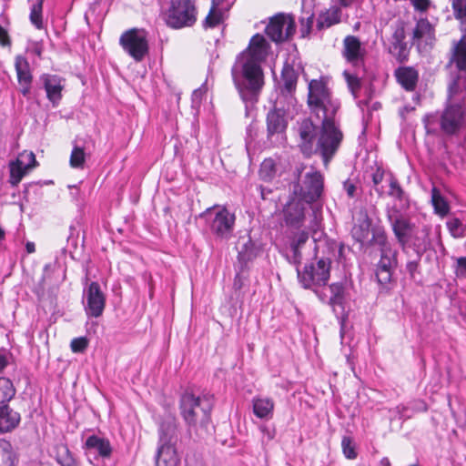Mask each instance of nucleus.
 I'll return each mask as SVG.
<instances>
[{
	"label": "nucleus",
	"mask_w": 466,
	"mask_h": 466,
	"mask_svg": "<svg viewBox=\"0 0 466 466\" xmlns=\"http://www.w3.org/2000/svg\"><path fill=\"white\" fill-rule=\"evenodd\" d=\"M308 104L321 125L318 127L310 118L299 123V147L307 157L319 153L328 166L343 140V133L335 118L340 103L333 97L324 81L313 79L309 84Z\"/></svg>",
	"instance_id": "obj_1"
},
{
	"label": "nucleus",
	"mask_w": 466,
	"mask_h": 466,
	"mask_svg": "<svg viewBox=\"0 0 466 466\" xmlns=\"http://www.w3.org/2000/svg\"><path fill=\"white\" fill-rule=\"evenodd\" d=\"M266 121L267 136L268 139L272 140L274 137L278 139L286 132L288 118L286 109L280 98H277L274 102L273 107L267 114Z\"/></svg>",
	"instance_id": "obj_15"
},
{
	"label": "nucleus",
	"mask_w": 466,
	"mask_h": 466,
	"mask_svg": "<svg viewBox=\"0 0 466 466\" xmlns=\"http://www.w3.org/2000/svg\"><path fill=\"white\" fill-rule=\"evenodd\" d=\"M20 420V414L8 405L0 407V432L11 431L17 427Z\"/></svg>",
	"instance_id": "obj_27"
},
{
	"label": "nucleus",
	"mask_w": 466,
	"mask_h": 466,
	"mask_svg": "<svg viewBox=\"0 0 466 466\" xmlns=\"http://www.w3.org/2000/svg\"><path fill=\"white\" fill-rule=\"evenodd\" d=\"M198 19L196 0H171L166 23L174 29L190 27Z\"/></svg>",
	"instance_id": "obj_8"
},
{
	"label": "nucleus",
	"mask_w": 466,
	"mask_h": 466,
	"mask_svg": "<svg viewBox=\"0 0 466 466\" xmlns=\"http://www.w3.org/2000/svg\"><path fill=\"white\" fill-rule=\"evenodd\" d=\"M260 430L268 437V440H272L274 438V433L271 432L266 426H261Z\"/></svg>",
	"instance_id": "obj_57"
},
{
	"label": "nucleus",
	"mask_w": 466,
	"mask_h": 466,
	"mask_svg": "<svg viewBox=\"0 0 466 466\" xmlns=\"http://www.w3.org/2000/svg\"><path fill=\"white\" fill-rule=\"evenodd\" d=\"M389 187L390 189L388 191V195L390 197L400 201L404 198V191L398 179L392 174H390L389 176Z\"/></svg>",
	"instance_id": "obj_41"
},
{
	"label": "nucleus",
	"mask_w": 466,
	"mask_h": 466,
	"mask_svg": "<svg viewBox=\"0 0 466 466\" xmlns=\"http://www.w3.org/2000/svg\"><path fill=\"white\" fill-rule=\"evenodd\" d=\"M15 68L20 86V92L24 96H28L31 90L33 76L27 59L22 56H17L15 60Z\"/></svg>",
	"instance_id": "obj_23"
},
{
	"label": "nucleus",
	"mask_w": 466,
	"mask_h": 466,
	"mask_svg": "<svg viewBox=\"0 0 466 466\" xmlns=\"http://www.w3.org/2000/svg\"><path fill=\"white\" fill-rule=\"evenodd\" d=\"M331 296L329 304L332 307L334 313L339 317L344 315V303L346 301V287L342 282L329 285Z\"/></svg>",
	"instance_id": "obj_25"
},
{
	"label": "nucleus",
	"mask_w": 466,
	"mask_h": 466,
	"mask_svg": "<svg viewBox=\"0 0 466 466\" xmlns=\"http://www.w3.org/2000/svg\"><path fill=\"white\" fill-rule=\"evenodd\" d=\"M339 4L344 7H348L353 3V0H339Z\"/></svg>",
	"instance_id": "obj_60"
},
{
	"label": "nucleus",
	"mask_w": 466,
	"mask_h": 466,
	"mask_svg": "<svg viewBox=\"0 0 466 466\" xmlns=\"http://www.w3.org/2000/svg\"><path fill=\"white\" fill-rule=\"evenodd\" d=\"M200 217L206 219L211 233L217 239L228 240L233 237L236 216L226 208H207Z\"/></svg>",
	"instance_id": "obj_7"
},
{
	"label": "nucleus",
	"mask_w": 466,
	"mask_h": 466,
	"mask_svg": "<svg viewBox=\"0 0 466 466\" xmlns=\"http://www.w3.org/2000/svg\"><path fill=\"white\" fill-rule=\"evenodd\" d=\"M331 261L320 258L316 263L306 265L302 270L297 267L299 283L304 289H314L325 286L329 279Z\"/></svg>",
	"instance_id": "obj_11"
},
{
	"label": "nucleus",
	"mask_w": 466,
	"mask_h": 466,
	"mask_svg": "<svg viewBox=\"0 0 466 466\" xmlns=\"http://www.w3.org/2000/svg\"><path fill=\"white\" fill-rule=\"evenodd\" d=\"M178 441L175 419L163 420L158 428V441L154 456V466H178L180 458L177 451Z\"/></svg>",
	"instance_id": "obj_5"
},
{
	"label": "nucleus",
	"mask_w": 466,
	"mask_h": 466,
	"mask_svg": "<svg viewBox=\"0 0 466 466\" xmlns=\"http://www.w3.org/2000/svg\"><path fill=\"white\" fill-rule=\"evenodd\" d=\"M384 179V171L378 167L376 171L372 175V182L374 184L375 190L378 192L380 196L383 194V191L378 187V186L383 181Z\"/></svg>",
	"instance_id": "obj_49"
},
{
	"label": "nucleus",
	"mask_w": 466,
	"mask_h": 466,
	"mask_svg": "<svg viewBox=\"0 0 466 466\" xmlns=\"http://www.w3.org/2000/svg\"><path fill=\"white\" fill-rule=\"evenodd\" d=\"M405 39V25L401 20L392 23L390 25L389 34L381 36L385 50L400 63L405 62L410 53V48Z\"/></svg>",
	"instance_id": "obj_9"
},
{
	"label": "nucleus",
	"mask_w": 466,
	"mask_h": 466,
	"mask_svg": "<svg viewBox=\"0 0 466 466\" xmlns=\"http://www.w3.org/2000/svg\"><path fill=\"white\" fill-rule=\"evenodd\" d=\"M431 203L434 208L435 213L441 217L446 216L450 211V207L445 198L441 195L437 187L431 189Z\"/></svg>",
	"instance_id": "obj_35"
},
{
	"label": "nucleus",
	"mask_w": 466,
	"mask_h": 466,
	"mask_svg": "<svg viewBox=\"0 0 466 466\" xmlns=\"http://www.w3.org/2000/svg\"><path fill=\"white\" fill-rule=\"evenodd\" d=\"M386 216L398 242L404 247L411 237L414 226L396 206L388 207Z\"/></svg>",
	"instance_id": "obj_14"
},
{
	"label": "nucleus",
	"mask_w": 466,
	"mask_h": 466,
	"mask_svg": "<svg viewBox=\"0 0 466 466\" xmlns=\"http://www.w3.org/2000/svg\"><path fill=\"white\" fill-rule=\"evenodd\" d=\"M242 287H243V279H242L240 273H237V275L235 276V279H234L233 288L235 290H239L242 289Z\"/></svg>",
	"instance_id": "obj_55"
},
{
	"label": "nucleus",
	"mask_w": 466,
	"mask_h": 466,
	"mask_svg": "<svg viewBox=\"0 0 466 466\" xmlns=\"http://www.w3.org/2000/svg\"><path fill=\"white\" fill-rule=\"evenodd\" d=\"M268 48L265 37L256 34L248 46L237 56L231 68L234 84L245 103L253 105L258 101L264 84L260 64L266 59Z\"/></svg>",
	"instance_id": "obj_2"
},
{
	"label": "nucleus",
	"mask_w": 466,
	"mask_h": 466,
	"mask_svg": "<svg viewBox=\"0 0 466 466\" xmlns=\"http://www.w3.org/2000/svg\"><path fill=\"white\" fill-rule=\"evenodd\" d=\"M421 255H422V253L420 251H417L416 259L408 261L406 264V270L409 273L410 279H414L416 273L419 272L420 261L421 258Z\"/></svg>",
	"instance_id": "obj_46"
},
{
	"label": "nucleus",
	"mask_w": 466,
	"mask_h": 466,
	"mask_svg": "<svg viewBox=\"0 0 466 466\" xmlns=\"http://www.w3.org/2000/svg\"><path fill=\"white\" fill-rule=\"evenodd\" d=\"M307 167L299 164L294 170L298 182L294 185L293 194L306 203L318 201L324 190V177L320 171L313 167L305 171Z\"/></svg>",
	"instance_id": "obj_6"
},
{
	"label": "nucleus",
	"mask_w": 466,
	"mask_h": 466,
	"mask_svg": "<svg viewBox=\"0 0 466 466\" xmlns=\"http://www.w3.org/2000/svg\"><path fill=\"white\" fill-rule=\"evenodd\" d=\"M395 76L399 84L407 91L414 90L419 79L418 72L410 66H403L396 69Z\"/></svg>",
	"instance_id": "obj_28"
},
{
	"label": "nucleus",
	"mask_w": 466,
	"mask_h": 466,
	"mask_svg": "<svg viewBox=\"0 0 466 466\" xmlns=\"http://www.w3.org/2000/svg\"><path fill=\"white\" fill-rule=\"evenodd\" d=\"M414 8L420 12H425L430 6V0H410Z\"/></svg>",
	"instance_id": "obj_51"
},
{
	"label": "nucleus",
	"mask_w": 466,
	"mask_h": 466,
	"mask_svg": "<svg viewBox=\"0 0 466 466\" xmlns=\"http://www.w3.org/2000/svg\"><path fill=\"white\" fill-rule=\"evenodd\" d=\"M447 228L454 238H461L465 234V228L459 218H451L447 222Z\"/></svg>",
	"instance_id": "obj_45"
},
{
	"label": "nucleus",
	"mask_w": 466,
	"mask_h": 466,
	"mask_svg": "<svg viewBox=\"0 0 466 466\" xmlns=\"http://www.w3.org/2000/svg\"><path fill=\"white\" fill-rule=\"evenodd\" d=\"M15 394V389L13 382L5 377H0V403H5L11 400Z\"/></svg>",
	"instance_id": "obj_37"
},
{
	"label": "nucleus",
	"mask_w": 466,
	"mask_h": 466,
	"mask_svg": "<svg viewBox=\"0 0 466 466\" xmlns=\"http://www.w3.org/2000/svg\"><path fill=\"white\" fill-rule=\"evenodd\" d=\"M212 4H218L219 5V0H212Z\"/></svg>",
	"instance_id": "obj_64"
},
{
	"label": "nucleus",
	"mask_w": 466,
	"mask_h": 466,
	"mask_svg": "<svg viewBox=\"0 0 466 466\" xmlns=\"http://www.w3.org/2000/svg\"><path fill=\"white\" fill-rule=\"evenodd\" d=\"M18 463V456L12 444L0 439V466H15Z\"/></svg>",
	"instance_id": "obj_31"
},
{
	"label": "nucleus",
	"mask_w": 466,
	"mask_h": 466,
	"mask_svg": "<svg viewBox=\"0 0 466 466\" xmlns=\"http://www.w3.org/2000/svg\"><path fill=\"white\" fill-rule=\"evenodd\" d=\"M341 19V9L339 6L333 5L319 15L317 19V27L319 29L329 28L336 24H339Z\"/></svg>",
	"instance_id": "obj_30"
},
{
	"label": "nucleus",
	"mask_w": 466,
	"mask_h": 466,
	"mask_svg": "<svg viewBox=\"0 0 466 466\" xmlns=\"http://www.w3.org/2000/svg\"><path fill=\"white\" fill-rule=\"evenodd\" d=\"M375 241L378 243L380 250V259L376 269V279L381 286H387L392 278V269L397 264V251L392 248L391 244L382 233L375 236Z\"/></svg>",
	"instance_id": "obj_10"
},
{
	"label": "nucleus",
	"mask_w": 466,
	"mask_h": 466,
	"mask_svg": "<svg viewBox=\"0 0 466 466\" xmlns=\"http://www.w3.org/2000/svg\"><path fill=\"white\" fill-rule=\"evenodd\" d=\"M84 307L87 317L99 318L106 307V296L97 282H91L84 290Z\"/></svg>",
	"instance_id": "obj_17"
},
{
	"label": "nucleus",
	"mask_w": 466,
	"mask_h": 466,
	"mask_svg": "<svg viewBox=\"0 0 466 466\" xmlns=\"http://www.w3.org/2000/svg\"><path fill=\"white\" fill-rule=\"evenodd\" d=\"M455 272L458 277H466V257L457 258Z\"/></svg>",
	"instance_id": "obj_50"
},
{
	"label": "nucleus",
	"mask_w": 466,
	"mask_h": 466,
	"mask_svg": "<svg viewBox=\"0 0 466 466\" xmlns=\"http://www.w3.org/2000/svg\"><path fill=\"white\" fill-rule=\"evenodd\" d=\"M283 85L280 87V96L278 98L291 104L294 100L293 93L296 90L298 73L290 65H285L281 72Z\"/></svg>",
	"instance_id": "obj_22"
},
{
	"label": "nucleus",
	"mask_w": 466,
	"mask_h": 466,
	"mask_svg": "<svg viewBox=\"0 0 466 466\" xmlns=\"http://www.w3.org/2000/svg\"><path fill=\"white\" fill-rule=\"evenodd\" d=\"M213 396L205 394L195 396L186 391L180 399L181 415L189 427L198 429L206 428L210 420V411L213 407Z\"/></svg>",
	"instance_id": "obj_4"
},
{
	"label": "nucleus",
	"mask_w": 466,
	"mask_h": 466,
	"mask_svg": "<svg viewBox=\"0 0 466 466\" xmlns=\"http://www.w3.org/2000/svg\"><path fill=\"white\" fill-rule=\"evenodd\" d=\"M343 76L345 77V80L347 82L348 87L354 96V98H357L359 96V92L361 87L360 79L359 76H357L354 74H350L348 71H344Z\"/></svg>",
	"instance_id": "obj_39"
},
{
	"label": "nucleus",
	"mask_w": 466,
	"mask_h": 466,
	"mask_svg": "<svg viewBox=\"0 0 466 466\" xmlns=\"http://www.w3.org/2000/svg\"><path fill=\"white\" fill-rule=\"evenodd\" d=\"M275 403L268 397H255L252 400L253 413L261 420H270L273 417Z\"/></svg>",
	"instance_id": "obj_26"
},
{
	"label": "nucleus",
	"mask_w": 466,
	"mask_h": 466,
	"mask_svg": "<svg viewBox=\"0 0 466 466\" xmlns=\"http://www.w3.org/2000/svg\"><path fill=\"white\" fill-rule=\"evenodd\" d=\"M0 45L3 46H10L11 41L7 31L0 25Z\"/></svg>",
	"instance_id": "obj_54"
},
{
	"label": "nucleus",
	"mask_w": 466,
	"mask_h": 466,
	"mask_svg": "<svg viewBox=\"0 0 466 466\" xmlns=\"http://www.w3.org/2000/svg\"><path fill=\"white\" fill-rule=\"evenodd\" d=\"M437 121V116L434 115H428L424 117L423 122L425 125V128L427 133L434 132L432 128V125Z\"/></svg>",
	"instance_id": "obj_53"
},
{
	"label": "nucleus",
	"mask_w": 466,
	"mask_h": 466,
	"mask_svg": "<svg viewBox=\"0 0 466 466\" xmlns=\"http://www.w3.org/2000/svg\"><path fill=\"white\" fill-rule=\"evenodd\" d=\"M309 203L298 197L291 198L283 208V219L287 227L300 228L306 219V209Z\"/></svg>",
	"instance_id": "obj_18"
},
{
	"label": "nucleus",
	"mask_w": 466,
	"mask_h": 466,
	"mask_svg": "<svg viewBox=\"0 0 466 466\" xmlns=\"http://www.w3.org/2000/svg\"><path fill=\"white\" fill-rule=\"evenodd\" d=\"M258 252L259 249L256 247L255 243L248 238L238 250V259L241 264V270L258 255Z\"/></svg>",
	"instance_id": "obj_32"
},
{
	"label": "nucleus",
	"mask_w": 466,
	"mask_h": 466,
	"mask_svg": "<svg viewBox=\"0 0 466 466\" xmlns=\"http://www.w3.org/2000/svg\"><path fill=\"white\" fill-rule=\"evenodd\" d=\"M342 55L352 66H362L366 50L357 36L347 35L343 40Z\"/></svg>",
	"instance_id": "obj_21"
},
{
	"label": "nucleus",
	"mask_w": 466,
	"mask_h": 466,
	"mask_svg": "<svg viewBox=\"0 0 466 466\" xmlns=\"http://www.w3.org/2000/svg\"><path fill=\"white\" fill-rule=\"evenodd\" d=\"M447 105L440 116V126L449 136L458 134L466 127V86L461 76L449 86Z\"/></svg>",
	"instance_id": "obj_3"
},
{
	"label": "nucleus",
	"mask_w": 466,
	"mask_h": 466,
	"mask_svg": "<svg viewBox=\"0 0 466 466\" xmlns=\"http://www.w3.org/2000/svg\"><path fill=\"white\" fill-rule=\"evenodd\" d=\"M452 8L457 18L466 17V0H452Z\"/></svg>",
	"instance_id": "obj_48"
},
{
	"label": "nucleus",
	"mask_w": 466,
	"mask_h": 466,
	"mask_svg": "<svg viewBox=\"0 0 466 466\" xmlns=\"http://www.w3.org/2000/svg\"><path fill=\"white\" fill-rule=\"evenodd\" d=\"M341 447L344 456L349 460H354L357 458V452L353 441L349 436H344L341 441Z\"/></svg>",
	"instance_id": "obj_44"
},
{
	"label": "nucleus",
	"mask_w": 466,
	"mask_h": 466,
	"mask_svg": "<svg viewBox=\"0 0 466 466\" xmlns=\"http://www.w3.org/2000/svg\"><path fill=\"white\" fill-rule=\"evenodd\" d=\"M56 461L61 466H76V461L66 446L59 448Z\"/></svg>",
	"instance_id": "obj_43"
},
{
	"label": "nucleus",
	"mask_w": 466,
	"mask_h": 466,
	"mask_svg": "<svg viewBox=\"0 0 466 466\" xmlns=\"http://www.w3.org/2000/svg\"><path fill=\"white\" fill-rule=\"evenodd\" d=\"M343 188L350 198H353L355 196L357 187L350 179H348L343 183Z\"/></svg>",
	"instance_id": "obj_52"
},
{
	"label": "nucleus",
	"mask_w": 466,
	"mask_h": 466,
	"mask_svg": "<svg viewBox=\"0 0 466 466\" xmlns=\"http://www.w3.org/2000/svg\"><path fill=\"white\" fill-rule=\"evenodd\" d=\"M25 249H26L27 253H29V254L34 253L35 251V243L28 241L25 244Z\"/></svg>",
	"instance_id": "obj_58"
},
{
	"label": "nucleus",
	"mask_w": 466,
	"mask_h": 466,
	"mask_svg": "<svg viewBox=\"0 0 466 466\" xmlns=\"http://www.w3.org/2000/svg\"><path fill=\"white\" fill-rule=\"evenodd\" d=\"M88 346V340L85 337L76 338L71 341L70 347L73 352L80 353L86 350Z\"/></svg>",
	"instance_id": "obj_47"
},
{
	"label": "nucleus",
	"mask_w": 466,
	"mask_h": 466,
	"mask_svg": "<svg viewBox=\"0 0 466 466\" xmlns=\"http://www.w3.org/2000/svg\"><path fill=\"white\" fill-rule=\"evenodd\" d=\"M85 448L88 451H96L103 458H108L112 453L110 441L96 435H91L86 439Z\"/></svg>",
	"instance_id": "obj_29"
},
{
	"label": "nucleus",
	"mask_w": 466,
	"mask_h": 466,
	"mask_svg": "<svg viewBox=\"0 0 466 466\" xmlns=\"http://www.w3.org/2000/svg\"><path fill=\"white\" fill-rule=\"evenodd\" d=\"M276 173V167L273 159H265L259 168V176L263 180H271Z\"/></svg>",
	"instance_id": "obj_42"
},
{
	"label": "nucleus",
	"mask_w": 466,
	"mask_h": 466,
	"mask_svg": "<svg viewBox=\"0 0 466 466\" xmlns=\"http://www.w3.org/2000/svg\"><path fill=\"white\" fill-rule=\"evenodd\" d=\"M7 364V358L5 355L0 354V373L4 370Z\"/></svg>",
	"instance_id": "obj_56"
},
{
	"label": "nucleus",
	"mask_w": 466,
	"mask_h": 466,
	"mask_svg": "<svg viewBox=\"0 0 466 466\" xmlns=\"http://www.w3.org/2000/svg\"><path fill=\"white\" fill-rule=\"evenodd\" d=\"M371 228V219L369 218L366 212H362L360 215V218L358 223L354 225L351 229L352 238L360 243L361 247H371L378 246L377 241H375V236L378 233H382L385 238H387L386 233L381 228Z\"/></svg>",
	"instance_id": "obj_16"
},
{
	"label": "nucleus",
	"mask_w": 466,
	"mask_h": 466,
	"mask_svg": "<svg viewBox=\"0 0 466 466\" xmlns=\"http://www.w3.org/2000/svg\"><path fill=\"white\" fill-rule=\"evenodd\" d=\"M427 38L428 40L434 39V28L426 18L420 19L415 28L413 29V39Z\"/></svg>",
	"instance_id": "obj_33"
},
{
	"label": "nucleus",
	"mask_w": 466,
	"mask_h": 466,
	"mask_svg": "<svg viewBox=\"0 0 466 466\" xmlns=\"http://www.w3.org/2000/svg\"><path fill=\"white\" fill-rule=\"evenodd\" d=\"M119 45L136 62H141L148 54L147 34L144 29L131 28L119 38Z\"/></svg>",
	"instance_id": "obj_12"
},
{
	"label": "nucleus",
	"mask_w": 466,
	"mask_h": 466,
	"mask_svg": "<svg viewBox=\"0 0 466 466\" xmlns=\"http://www.w3.org/2000/svg\"><path fill=\"white\" fill-rule=\"evenodd\" d=\"M40 81L46 92L48 100L53 106H56L62 98L64 88L61 77L56 75L43 74L40 76Z\"/></svg>",
	"instance_id": "obj_24"
},
{
	"label": "nucleus",
	"mask_w": 466,
	"mask_h": 466,
	"mask_svg": "<svg viewBox=\"0 0 466 466\" xmlns=\"http://www.w3.org/2000/svg\"><path fill=\"white\" fill-rule=\"evenodd\" d=\"M4 238H5V231H4V230L2 229V228L0 227V241H1L2 239H4Z\"/></svg>",
	"instance_id": "obj_63"
},
{
	"label": "nucleus",
	"mask_w": 466,
	"mask_h": 466,
	"mask_svg": "<svg viewBox=\"0 0 466 466\" xmlns=\"http://www.w3.org/2000/svg\"><path fill=\"white\" fill-rule=\"evenodd\" d=\"M266 194H267L266 189H265V188H263L262 187H260V195H261V198H262L263 199H265V198H266Z\"/></svg>",
	"instance_id": "obj_62"
},
{
	"label": "nucleus",
	"mask_w": 466,
	"mask_h": 466,
	"mask_svg": "<svg viewBox=\"0 0 466 466\" xmlns=\"http://www.w3.org/2000/svg\"><path fill=\"white\" fill-rule=\"evenodd\" d=\"M446 66L466 76V35L451 42Z\"/></svg>",
	"instance_id": "obj_20"
},
{
	"label": "nucleus",
	"mask_w": 466,
	"mask_h": 466,
	"mask_svg": "<svg viewBox=\"0 0 466 466\" xmlns=\"http://www.w3.org/2000/svg\"><path fill=\"white\" fill-rule=\"evenodd\" d=\"M86 161V154L82 147L75 146L70 156V166L75 168H82Z\"/></svg>",
	"instance_id": "obj_40"
},
{
	"label": "nucleus",
	"mask_w": 466,
	"mask_h": 466,
	"mask_svg": "<svg viewBox=\"0 0 466 466\" xmlns=\"http://www.w3.org/2000/svg\"><path fill=\"white\" fill-rule=\"evenodd\" d=\"M380 465L381 466H390V461L389 460V458L387 457H384L380 460Z\"/></svg>",
	"instance_id": "obj_61"
},
{
	"label": "nucleus",
	"mask_w": 466,
	"mask_h": 466,
	"mask_svg": "<svg viewBox=\"0 0 466 466\" xmlns=\"http://www.w3.org/2000/svg\"><path fill=\"white\" fill-rule=\"evenodd\" d=\"M309 233L305 230H302L296 234L291 240V250L293 252V260L294 263L299 265L301 262V247L308 241Z\"/></svg>",
	"instance_id": "obj_34"
},
{
	"label": "nucleus",
	"mask_w": 466,
	"mask_h": 466,
	"mask_svg": "<svg viewBox=\"0 0 466 466\" xmlns=\"http://www.w3.org/2000/svg\"><path fill=\"white\" fill-rule=\"evenodd\" d=\"M296 32L295 19L291 15L279 13L269 18L265 28L268 37L275 43L288 41Z\"/></svg>",
	"instance_id": "obj_13"
},
{
	"label": "nucleus",
	"mask_w": 466,
	"mask_h": 466,
	"mask_svg": "<svg viewBox=\"0 0 466 466\" xmlns=\"http://www.w3.org/2000/svg\"><path fill=\"white\" fill-rule=\"evenodd\" d=\"M36 165L35 156L33 152H23L15 161L9 163V183L16 187L26 173Z\"/></svg>",
	"instance_id": "obj_19"
},
{
	"label": "nucleus",
	"mask_w": 466,
	"mask_h": 466,
	"mask_svg": "<svg viewBox=\"0 0 466 466\" xmlns=\"http://www.w3.org/2000/svg\"><path fill=\"white\" fill-rule=\"evenodd\" d=\"M218 4H212L210 10L202 24L205 29L214 28L223 22V13L218 8Z\"/></svg>",
	"instance_id": "obj_36"
},
{
	"label": "nucleus",
	"mask_w": 466,
	"mask_h": 466,
	"mask_svg": "<svg viewBox=\"0 0 466 466\" xmlns=\"http://www.w3.org/2000/svg\"><path fill=\"white\" fill-rule=\"evenodd\" d=\"M43 4L42 2L36 1L31 7L30 11V22L37 28L42 29L44 27L43 19H42V11H43Z\"/></svg>",
	"instance_id": "obj_38"
},
{
	"label": "nucleus",
	"mask_w": 466,
	"mask_h": 466,
	"mask_svg": "<svg viewBox=\"0 0 466 466\" xmlns=\"http://www.w3.org/2000/svg\"><path fill=\"white\" fill-rule=\"evenodd\" d=\"M406 410L407 408L404 405H399L396 407V411L400 417L404 416Z\"/></svg>",
	"instance_id": "obj_59"
}]
</instances>
